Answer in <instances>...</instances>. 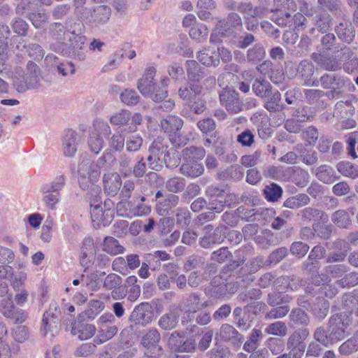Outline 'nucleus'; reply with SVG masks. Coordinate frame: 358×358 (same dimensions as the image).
Here are the masks:
<instances>
[{"mask_svg": "<svg viewBox=\"0 0 358 358\" xmlns=\"http://www.w3.org/2000/svg\"><path fill=\"white\" fill-rule=\"evenodd\" d=\"M265 50L262 47L255 45L248 50L247 58L249 62H260L265 57Z\"/></svg>", "mask_w": 358, "mask_h": 358, "instance_id": "42", "label": "nucleus"}, {"mask_svg": "<svg viewBox=\"0 0 358 358\" xmlns=\"http://www.w3.org/2000/svg\"><path fill=\"white\" fill-rule=\"evenodd\" d=\"M162 129L165 133H167L172 144L176 147L179 145V135L178 131L179 129L178 119L176 116H169L167 118L161 122Z\"/></svg>", "mask_w": 358, "mask_h": 358, "instance_id": "13", "label": "nucleus"}, {"mask_svg": "<svg viewBox=\"0 0 358 358\" xmlns=\"http://www.w3.org/2000/svg\"><path fill=\"white\" fill-rule=\"evenodd\" d=\"M208 35V29L203 24H197L191 27L189 30V36L191 38L200 41L203 38H206Z\"/></svg>", "mask_w": 358, "mask_h": 358, "instance_id": "55", "label": "nucleus"}, {"mask_svg": "<svg viewBox=\"0 0 358 358\" xmlns=\"http://www.w3.org/2000/svg\"><path fill=\"white\" fill-rule=\"evenodd\" d=\"M264 194L268 201L275 202L282 196V189L280 185L271 183L265 187Z\"/></svg>", "mask_w": 358, "mask_h": 358, "instance_id": "29", "label": "nucleus"}, {"mask_svg": "<svg viewBox=\"0 0 358 358\" xmlns=\"http://www.w3.org/2000/svg\"><path fill=\"white\" fill-rule=\"evenodd\" d=\"M110 147L115 151H120L124 145V137L121 134H115L109 141Z\"/></svg>", "mask_w": 358, "mask_h": 358, "instance_id": "62", "label": "nucleus"}, {"mask_svg": "<svg viewBox=\"0 0 358 358\" xmlns=\"http://www.w3.org/2000/svg\"><path fill=\"white\" fill-rule=\"evenodd\" d=\"M104 308V303L99 300H92L89 303V308L86 310L88 318L94 319V317Z\"/></svg>", "mask_w": 358, "mask_h": 358, "instance_id": "49", "label": "nucleus"}, {"mask_svg": "<svg viewBox=\"0 0 358 358\" xmlns=\"http://www.w3.org/2000/svg\"><path fill=\"white\" fill-rule=\"evenodd\" d=\"M122 283V278L115 273H110L107 275L103 282V287L108 289H113Z\"/></svg>", "mask_w": 358, "mask_h": 358, "instance_id": "57", "label": "nucleus"}, {"mask_svg": "<svg viewBox=\"0 0 358 358\" xmlns=\"http://www.w3.org/2000/svg\"><path fill=\"white\" fill-rule=\"evenodd\" d=\"M178 322V312L177 308L171 310L169 313L160 317L158 322L159 326L164 330H171L176 327Z\"/></svg>", "mask_w": 358, "mask_h": 358, "instance_id": "22", "label": "nucleus"}, {"mask_svg": "<svg viewBox=\"0 0 358 358\" xmlns=\"http://www.w3.org/2000/svg\"><path fill=\"white\" fill-rule=\"evenodd\" d=\"M156 70L154 67L148 68L142 78L138 80V89L145 96L152 95V92L156 89L153 81Z\"/></svg>", "mask_w": 358, "mask_h": 358, "instance_id": "11", "label": "nucleus"}, {"mask_svg": "<svg viewBox=\"0 0 358 358\" xmlns=\"http://www.w3.org/2000/svg\"><path fill=\"white\" fill-rule=\"evenodd\" d=\"M10 284L14 289L19 290L25 284V281L27 278V274L23 271H17L15 274L10 275Z\"/></svg>", "mask_w": 358, "mask_h": 358, "instance_id": "46", "label": "nucleus"}, {"mask_svg": "<svg viewBox=\"0 0 358 358\" xmlns=\"http://www.w3.org/2000/svg\"><path fill=\"white\" fill-rule=\"evenodd\" d=\"M268 334L278 336H285L287 334V327L284 322L278 321L270 324L265 329Z\"/></svg>", "mask_w": 358, "mask_h": 358, "instance_id": "35", "label": "nucleus"}, {"mask_svg": "<svg viewBox=\"0 0 358 358\" xmlns=\"http://www.w3.org/2000/svg\"><path fill=\"white\" fill-rule=\"evenodd\" d=\"M93 129L94 134H102L103 136H108L110 132V127L108 124L101 120L96 119L94 121L93 123Z\"/></svg>", "mask_w": 358, "mask_h": 358, "instance_id": "52", "label": "nucleus"}, {"mask_svg": "<svg viewBox=\"0 0 358 358\" xmlns=\"http://www.w3.org/2000/svg\"><path fill=\"white\" fill-rule=\"evenodd\" d=\"M80 137L73 131H65L62 141V151L66 157H72L78 150Z\"/></svg>", "mask_w": 358, "mask_h": 358, "instance_id": "10", "label": "nucleus"}, {"mask_svg": "<svg viewBox=\"0 0 358 358\" xmlns=\"http://www.w3.org/2000/svg\"><path fill=\"white\" fill-rule=\"evenodd\" d=\"M143 140L140 135H131L126 141V149L128 152H136L143 145Z\"/></svg>", "mask_w": 358, "mask_h": 358, "instance_id": "45", "label": "nucleus"}, {"mask_svg": "<svg viewBox=\"0 0 358 358\" xmlns=\"http://www.w3.org/2000/svg\"><path fill=\"white\" fill-rule=\"evenodd\" d=\"M60 310L56 303L50 304L48 310L44 313L43 322H47L48 320H59Z\"/></svg>", "mask_w": 358, "mask_h": 358, "instance_id": "58", "label": "nucleus"}, {"mask_svg": "<svg viewBox=\"0 0 358 358\" xmlns=\"http://www.w3.org/2000/svg\"><path fill=\"white\" fill-rule=\"evenodd\" d=\"M342 314L333 315L329 320V331L332 337V344L343 340L345 337V329L349 325L350 319L346 318L347 322H344Z\"/></svg>", "mask_w": 358, "mask_h": 358, "instance_id": "4", "label": "nucleus"}, {"mask_svg": "<svg viewBox=\"0 0 358 358\" xmlns=\"http://www.w3.org/2000/svg\"><path fill=\"white\" fill-rule=\"evenodd\" d=\"M55 227V222L52 217H48L41 228V238L45 243H49L52 240V232Z\"/></svg>", "mask_w": 358, "mask_h": 358, "instance_id": "36", "label": "nucleus"}, {"mask_svg": "<svg viewBox=\"0 0 358 358\" xmlns=\"http://www.w3.org/2000/svg\"><path fill=\"white\" fill-rule=\"evenodd\" d=\"M266 98H267V100L265 102L264 107L267 110L274 112L280 109L281 94L278 90L275 92L271 90L269 96Z\"/></svg>", "mask_w": 358, "mask_h": 358, "instance_id": "32", "label": "nucleus"}, {"mask_svg": "<svg viewBox=\"0 0 358 358\" xmlns=\"http://www.w3.org/2000/svg\"><path fill=\"white\" fill-rule=\"evenodd\" d=\"M242 27L241 17L235 13H230L226 20L220 22L217 29L218 34L222 36H227L234 32V29H240Z\"/></svg>", "mask_w": 358, "mask_h": 358, "instance_id": "8", "label": "nucleus"}, {"mask_svg": "<svg viewBox=\"0 0 358 358\" xmlns=\"http://www.w3.org/2000/svg\"><path fill=\"white\" fill-rule=\"evenodd\" d=\"M335 31L338 37L348 43L352 42L355 38L354 28L348 21L339 23Z\"/></svg>", "mask_w": 358, "mask_h": 358, "instance_id": "19", "label": "nucleus"}, {"mask_svg": "<svg viewBox=\"0 0 358 358\" xmlns=\"http://www.w3.org/2000/svg\"><path fill=\"white\" fill-rule=\"evenodd\" d=\"M316 176L320 180L325 183H330L333 181V170L326 165L317 168Z\"/></svg>", "mask_w": 358, "mask_h": 358, "instance_id": "44", "label": "nucleus"}, {"mask_svg": "<svg viewBox=\"0 0 358 358\" xmlns=\"http://www.w3.org/2000/svg\"><path fill=\"white\" fill-rule=\"evenodd\" d=\"M102 250L110 255H117L123 253L124 248L114 237L106 236L103 242Z\"/></svg>", "mask_w": 358, "mask_h": 358, "instance_id": "21", "label": "nucleus"}, {"mask_svg": "<svg viewBox=\"0 0 358 358\" xmlns=\"http://www.w3.org/2000/svg\"><path fill=\"white\" fill-rule=\"evenodd\" d=\"M180 172L184 175L195 178L203 173V167L201 163L185 162L180 166Z\"/></svg>", "mask_w": 358, "mask_h": 358, "instance_id": "27", "label": "nucleus"}, {"mask_svg": "<svg viewBox=\"0 0 358 358\" xmlns=\"http://www.w3.org/2000/svg\"><path fill=\"white\" fill-rule=\"evenodd\" d=\"M66 183V178L64 175L57 176L52 182L45 185L42 189H46L52 192H59Z\"/></svg>", "mask_w": 358, "mask_h": 358, "instance_id": "39", "label": "nucleus"}, {"mask_svg": "<svg viewBox=\"0 0 358 358\" xmlns=\"http://www.w3.org/2000/svg\"><path fill=\"white\" fill-rule=\"evenodd\" d=\"M293 182L299 187H304L307 186L309 182V175L308 172L305 171H299L296 172L294 176Z\"/></svg>", "mask_w": 358, "mask_h": 358, "instance_id": "60", "label": "nucleus"}, {"mask_svg": "<svg viewBox=\"0 0 358 358\" xmlns=\"http://www.w3.org/2000/svg\"><path fill=\"white\" fill-rule=\"evenodd\" d=\"M221 104L233 113H237L242 109V103L238 98V94L234 90L224 89L220 94Z\"/></svg>", "mask_w": 358, "mask_h": 358, "instance_id": "7", "label": "nucleus"}, {"mask_svg": "<svg viewBox=\"0 0 358 358\" xmlns=\"http://www.w3.org/2000/svg\"><path fill=\"white\" fill-rule=\"evenodd\" d=\"M88 145L92 152L98 154L103 148V141L97 134H94V131H92L88 140Z\"/></svg>", "mask_w": 358, "mask_h": 358, "instance_id": "48", "label": "nucleus"}, {"mask_svg": "<svg viewBox=\"0 0 358 358\" xmlns=\"http://www.w3.org/2000/svg\"><path fill=\"white\" fill-rule=\"evenodd\" d=\"M117 331L118 328L115 325L107 327L106 329H99L96 335L97 343L101 344L110 340L117 334Z\"/></svg>", "mask_w": 358, "mask_h": 358, "instance_id": "31", "label": "nucleus"}, {"mask_svg": "<svg viewBox=\"0 0 358 358\" xmlns=\"http://www.w3.org/2000/svg\"><path fill=\"white\" fill-rule=\"evenodd\" d=\"M237 330L231 325L224 324L221 326L217 338L220 340L228 341L236 338Z\"/></svg>", "mask_w": 358, "mask_h": 358, "instance_id": "33", "label": "nucleus"}, {"mask_svg": "<svg viewBox=\"0 0 358 358\" xmlns=\"http://www.w3.org/2000/svg\"><path fill=\"white\" fill-rule=\"evenodd\" d=\"M331 18L329 14L322 13L317 16L316 26L320 32H327L331 29Z\"/></svg>", "mask_w": 358, "mask_h": 358, "instance_id": "41", "label": "nucleus"}, {"mask_svg": "<svg viewBox=\"0 0 358 358\" xmlns=\"http://www.w3.org/2000/svg\"><path fill=\"white\" fill-rule=\"evenodd\" d=\"M252 90L257 96L266 98L271 93V86L266 82L255 80L252 84Z\"/></svg>", "mask_w": 358, "mask_h": 358, "instance_id": "34", "label": "nucleus"}, {"mask_svg": "<svg viewBox=\"0 0 358 358\" xmlns=\"http://www.w3.org/2000/svg\"><path fill=\"white\" fill-rule=\"evenodd\" d=\"M95 203H93L92 201H90L91 217L92 222L98 227L101 224L103 226L108 225L110 220L106 219V217L109 215L108 214L110 210H103L101 201L100 199H98V196L96 197Z\"/></svg>", "mask_w": 358, "mask_h": 358, "instance_id": "14", "label": "nucleus"}, {"mask_svg": "<svg viewBox=\"0 0 358 358\" xmlns=\"http://www.w3.org/2000/svg\"><path fill=\"white\" fill-rule=\"evenodd\" d=\"M117 213L120 216L132 218L137 216H143L148 214L150 209L143 204L132 207L131 202L121 201L117 203L116 207Z\"/></svg>", "mask_w": 358, "mask_h": 358, "instance_id": "6", "label": "nucleus"}, {"mask_svg": "<svg viewBox=\"0 0 358 358\" xmlns=\"http://www.w3.org/2000/svg\"><path fill=\"white\" fill-rule=\"evenodd\" d=\"M160 341V334L157 329H150L143 335L141 343L147 349H156Z\"/></svg>", "mask_w": 358, "mask_h": 358, "instance_id": "26", "label": "nucleus"}, {"mask_svg": "<svg viewBox=\"0 0 358 358\" xmlns=\"http://www.w3.org/2000/svg\"><path fill=\"white\" fill-rule=\"evenodd\" d=\"M130 119V113L127 110H122L114 115L110 118L112 124L123 125L128 122Z\"/></svg>", "mask_w": 358, "mask_h": 358, "instance_id": "50", "label": "nucleus"}, {"mask_svg": "<svg viewBox=\"0 0 358 358\" xmlns=\"http://www.w3.org/2000/svg\"><path fill=\"white\" fill-rule=\"evenodd\" d=\"M42 201L45 207L49 210H54L57 205L60 202L61 195L59 192H52L46 189H42Z\"/></svg>", "mask_w": 358, "mask_h": 358, "instance_id": "25", "label": "nucleus"}, {"mask_svg": "<svg viewBox=\"0 0 358 358\" xmlns=\"http://www.w3.org/2000/svg\"><path fill=\"white\" fill-rule=\"evenodd\" d=\"M87 13L89 15L85 16V17L90 23L99 26L106 23L109 20L111 15V9L107 6L100 5L94 7L92 11L87 10Z\"/></svg>", "mask_w": 358, "mask_h": 358, "instance_id": "9", "label": "nucleus"}, {"mask_svg": "<svg viewBox=\"0 0 358 358\" xmlns=\"http://www.w3.org/2000/svg\"><path fill=\"white\" fill-rule=\"evenodd\" d=\"M78 182L80 187L84 190H89L92 195L97 197L101 192L100 187L96 182L100 177V170L98 164L90 159H83L78 164Z\"/></svg>", "mask_w": 358, "mask_h": 358, "instance_id": "1", "label": "nucleus"}, {"mask_svg": "<svg viewBox=\"0 0 358 358\" xmlns=\"http://www.w3.org/2000/svg\"><path fill=\"white\" fill-rule=\"evenodd\" d=\"M148 303H141L131 312L129 320L136 324L146 325L152 321V312Z\"/></svg>", "mask_w": 358, "mask_h": 358, "instance_id": "12", "label": "nucleus"}, {"mask_svg": "<svg viewBox=\"0 0 358 358\" xmlns=\"http://www.w3.org/2000/svg\"><path fill=\"white\" fill-rule=\"evenodd\" d=\"M11 26L13 31L20 36H25L29 27L26 21L21 18L15 19Z\"/></svg>", "mask_w": 358, "mask_h": 358, "instance_id": "56", "label": "nucleus"}, {"mask_svg": "<svg viewBox=\"0 0 358 358\" xmlns=\"http://www.w3.org/2000/svg\"><path fill=\"white\" fill-rule=\"evenodd\" d=\"M358 350V341L350 338L339 347V352L343 355H349Z\"/></svg>", "mask_w": 358, "mask_h": 358, "instance_id": "40", "label": "nucleus"}, {"mask_svg": "<svg viewBox=\"0 0 358 358\" xmlns=\"http://www.w3.org/2000/svg\"><path fill=\"white\" fill-rule=\"evenodd\" d=\"M96 332V327L93 324H78L73 326L71 333L80 340L85 341L92 337Z\"/></svg>", "mask_w": 358, "mask_h": 358, "instance_id": "18", "label": "nucleus"}, {"mask_svg": "<svg viewBox=\"0 0 358 358\" xmlns=\"http://www.w3.org/2000/svg\"><path fill=\"white\" fill-rule=\"evenodd\" d=\"M326 253L325 249L320 246L316 245L310 251L308 259L311 261V264L313 265L315 264H317V261L322 259Z\"/></svg>", "mask_w": 358, "mask_h": 358, "instance_id": "63", "label": "nucleus"}, {"mask_svg": "<svg viewBox=\"0 0 358 358\" xmlns=\"http://www.w3.org/2000/svg\"><path fill=\"white\" fill-rule=\"evenodd\" d=\"M274 4L277 7L276 10L282 13V16H278L274 21L281 26H286L289 22L291 13L297 9L296 3L294 0H274Z\"/></svg>", "mask_w": 358, "mask_h": 358, "instance_id": "5", "label": "nucleus"}, {"mask_svg": "<svg viewBox=\"0 0 358 358\" xmlns=\"http://www.w3.org/2000/svg\"><path fill=\"white\" fill-rule=\"evenodd\" d=\"M309 246L301 241L294 242L290 246L291 253L298 258L303 257L308 252Z\"/></svg>", "mask_w": 358, "mask_h": 358, "instance_id": "47", "label": "nucleus"}, {"mask_svg": "<svg viewBox=\"0 0 358 358\" xmlns=\"http://www.w3.org/2000/svg\"><path fill=\"white\" fill-rule=\"evenodd\" d=\"M338 170L343 175L352 178H358V168L350 162H341L338 164Z\"/></svg>", "mask_w": 358, "mask_h": 358, "instance_id": "38", "label": "nucleus"}, {"mask_svg": "<svg viewBox=\"0 0 358 358\" xmlns=\"http://www.w3.org/2000/svg\"><path fill=\"white\" fill-rule=\"evenodd\" d=\"M338 284L342 287H354L358 284V273L355 272L350 273L346 274L344 278H343L339 282Z\"/></svg>", "mask_w": 358, "mask_h": 358, "instance_id": "61", "label": "nucleus"}, {"mask_svg": "<svg viewBox=\"0 0 358 358\" xmlns=\"http://www.w3.org/2000/svg\"><path fill=\"white\" fill-rule=\"evenodd\" d=\"M104 190L109 196L116 195L122 185V180L117 173H106L103 178Z\"/></svg>", "mask_w": 358, "mask_h": 358, "instance_id": "15", "label": "nucleus"}, {"mask_svg": "<svg viewBox=\"0 0 358 358\" xmlns=\"http://www.w3.org/2000/svg\"><path fill=\"white\" fill-rule=\"evenodd\" d=\"M59 329V320H48L47 322L42 321L41 332L45 336L50 332L52 336L58 333Z\"/></svg>", "mask_w": 358, "mask_h": 358, "instance_id": "51", "label": "nucleus"}, {"mask_svg": "<svg viewBox=\"0 0 358 358\" xmlns=\"http://www.w3.org/2000/svg\"><path fill=\"white\" fill-rule=\"evenodd\" d=\"M331 220L336 226L341 228H348L351 224L349 214L344 210H336L332 215Z\"/></svg>", "mask_w": 358, "mask_h": 358, "instance_id": "30", "label": "nucleus"}, {"mask_svg": "<svg viewBox=\"0 0 358 358\" xmlns=\"http://www.w3.org/2000/svg\"><path fill=\"white\" fill-rule=\"evenodd\" d=\"M197 59L199 62L206 66H216L220 63L217 52L213 48H203L197 53Z\"/></svg>", "mask_w": 358, "mask_h": 358, "instance_id": "17", "label": "nucleus"}, {"mask_svg": "<svg viewBox=\"0 0 358 358\" xmlns=\"http://www.w3.org/2000/svg\"><path fill=\"white\" fill-rule=\"evenodd\" d=\"M198 128L204 134L213 131L215 128V123L211 118H204L197 123Z\"/></svg>", "mask_w": 358, "mask_h": 358, "instance_id": "64", "label": "nucleus"}, {"mask_svg": "<svg viewBox=\"0 0 358 358\" xmlns=\"http://www.w3.org/2000/svg\"><path fill=\"white\" fill-rule=\"evenodd\" d=\"M39 72L37 65L34 62L27 64V72L16 69L13 76V86L20 93L36 88L39 82Z\"/></svg>", "mask_w": 358, "mask_h": 358, "instance_id": "2", "label": "nucleus"}, {"mask_svg": "<svg viewBox=\"0 0 358 358\" xmlns=\"http://www.w3.org/2000/svg\"><path fill=\"white\" fill-rule=\"evenodd\" d=\"M29 19L36 28H41L48 21V15L44 12H35L30 13Z\"/></svg>", "mask_w": 358, "mask_h": 358, "instance_id": "54", "label": "nucleus"}, {"mask_svg": "<svg viewBox=\"0 0 358 358\" xmlns=\"http://www.w3.org/2000/svg\"><path fill=\"white\" fill-rule=\"evenodd\" d=\"M50 32L55 39L61 41V43L64 44L65 47L59 49L64 55L69 52L70 48H78L74 41L83 43V36L76 34L74 32L66 31L64 26L60 23L52 24L50 26Z\"/></svg>", "mask_w": 358, "mask_h": 358, "instance_id": "3", "label": "nucleus"}, {"mask_svg": "<svg viewBox=\"0 0 358 358\" xmlns=\"http://www.w3.org/2000/svg\"><path fill=\"white\" fill-rule=\"evenodd\" d=\"M309 336V331L307 329H299L295 331L289 337L287 341V346H296L298 348L306 349V339Z\"/></svg>", "mask_w": 358, "mask_h": 358, "instance_id": "23", "label": "nucleus"}, {"mask_svg": "<svg viewBox=\"0 0 358 358\" xmlns=\"http://www.w3.org/2000/svg\"><path fill=\"white\" fill-rule=\"evenodd\" d=\"M17 308L10 298L3 299L0 303V311L8 318H14Z\"/></svg>", "mask_w": 358, "mask_h": 358, "instance_id": "37", "label": "nucleus"}, {"mask_svg": "<svg viewBox=\"0 0 358 358\" xmlns=\"http://www.w3.org/2000/svg\"><path fill=\"white\" fill-rule=\"evenodd\" d=\"M206 151L202 147H189L182 150V157L186 162L199 163L205 157Z\"/></svg>", "mask_w": 358, "mask_h": 358, "instance_id": "20", "label": "nucleus"}, {"mask_svg": "<svg viewBox=\"0 0 358 358\" xmlns=\"http://www.w3.org/2000/svg\"><path fill=\"white\" fill-rule=\"evenodd\" d=\"M320 211L317 209L307 207L300 211L299 215L305 222H310L320 215Z\"/></svg>", "mask_w": 358, "mask_h": 358, "instance_id": "59", "label": "nucleus"}, {"mask_svg": "<svg viewBox=\"0 0 358 358\" xmlns=\"http://www.w3.org/2000/svg\"><path fill=\"white\" fill-rule=\"evenodd\" d=\"M121 101L127 105H135L139 101V96L133 90H125L120 94Z\"/></svg>", "mask_w": 358, "mask_h": 358, "instance_id": "53", "label": "nucleus"}, {"mask_svg": "<svg viewBox=\"0 0 358 358\" xmlns=\"http://www.w3.org/2000/svg\"><path fill=\"white\" fill-rule=\"evenodd\" d=\"M222 198H224L223 200H213L211 202V208L217 213L222 211L224 206L231 207L237 200V198L234 194H227L225 192L224 196Z\"/></svg>", "mask_w": 358, "mask_h": 358, "instance_id": "28", "label": "nucleus"}, {"mask_svg": "<svg viewBox=\"0 0 358 358\" xmlns=\"http://www.w3.org/2000/svg\"><path fill=\"white\" fill-rule=\"evenodd\" d=\"M314 338L319 343L327 347L332 345V337L331 334L323 328H317L314 333Z\"/></svg>", "mask_w": 358, "mask_h": 358, "instance_id": "43", "label": "nucleus"}, {"mask_svg": "<svg viewBox=\"0 0 358 358\" xmlns=\"http://www.w3.org/2000/svg\"><path fill=\"white\" fill-rule=\"evenodd\" d=\"M310 198L306 194H298L295 196L287 198L284 201V206L291 209H296L306 206L310 203Z\"/></svg>", "mask_w": 358, "mask_h": 358, "instance_id": "24", "label": "nucleus"}, {"mask_svg": "<svg viewBox=\"0 0 358 358\" xmlns=\"http://www.w3.org/2000/svg\"><path fill=\"white\" fill-rule=\"evenodd\" d=\"M196 330L197 327L193 326L180 334V352H192L195 350Z\"/></svg>", "mask_w": 358, "mask_h": 358, "instance_id": "16", "label": "nucleus"}]
</instances>
